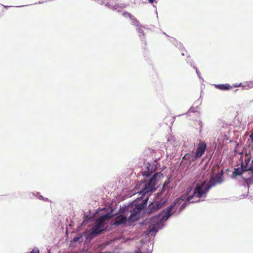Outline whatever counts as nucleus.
<instances>
[{"label": "nucleus", "instance_id": "nucleus-2", "mask_svg": "<svg viewBox=\"0 0 253 253\" xmlns=\"http://www.w3.org/2000/svg\"><path fill=\"white\" fill-rule=\"evenodd\" d=\"M192 188L188 189L186 192V196H182L178 199H176L173 203V204L169 207L167 210V211H163L162 212L155 215L151 219L150 225L149 227V233L151 235L155 234L158 230L159 226H160L162 222L164 220H166L171 215V212L173 209H178V210L181 211L184 209L187 205L186 201L185 199H187V202L189 203H194L196 202L199 201L200 199L193 198L191 200L189 201L188 200V196L192 195L193 192L191 194H190Z\"/></svg>", "mask_w": 253, "mask_h": 253}, {"label": "nucleus", "instance_id": "nucleus-17", "mask_svg": "<svg viewBox=\"0 0 253 253\" xmlns=\"http://www.w3.org/2000/svg\"><path fill=\"white\" fill-rule=\"evenodd\" d=\"M134 253H142V252L139 250L136 251Z\"/></svg>", "mask_w": 253, "mask_h": 253}, {"label": "nucleus", "instance_id": "nucleus-9", "mask_svg": "<svg viewBox=\"0 0 253 253\" xmlns=\"http://www.w3.org/2000/svg\"><path fill=\"white\" fill-rule=\"evenodd\" d=\"M103 230L100 227H98L96 225H95L93 227L91 232L90 234V236L91 237H95V236L97 235L98 234L101 233Z\"/></svg>", "mask_w": 253, "mask_h": 253}, {"label": "nucleus", "instance_id": "nucleus-13", "mask_svg": "<svg viewBox=\"0 0 253 253\" xmlns=\"http://www.w3.org/2000/svg\"><path fill=\"white\" fill-rule=\"evenodd\" d=\"M30 253H40V251L37 248H35L31 251Z\"/></svg>", "mask_w": 253, "mask_h": 253}, {"label": "nucleus", "instance_id": "nucleus-1", "mask_svg": "<svg viewBox=\"0 0 253 253\" xmlns=\"http://www.w3.org/2000/svg\"><path fill=\"white\" fill-rule=\"evenodd\" d=\"M163 177V174L161 172L155 173L149 180L145 183L141 180L139 186H142L140 194H141L140 198L142 202L140 204H136L133 206H128L125 208H121L120 211L124 215H120L115 217L113 224L119 225L126 223L127 221L133 222L137 220L140 217V213L142 210L145 208V205L148 200V196H145L148 193H151L155 191L157 188V183Z\"/></svg>", "mask_w": 253, "mask_h": 253}, {"label": "nucleus", "instance_id": "nucleus-19", "mask_svg": "<svg viewBox=\"0 0 253 253\" xmlns=\"http://www.w3.org/2000/svg\"><path fill=\"white\" fill-rule=\"evenodd\" d=\"M241 85V84H235V85H234V87H239V86H240Z\"/></svg>", "mask_w": 253, "mask_h": 253}, {"label": "nucleus", "instance_id": "nucleus-5", "mask_svg": "<svg viewBox=\"0 0 253 253\" xmlns=\"http://www.w3.org/2000/svg\"><path fill=\"white\" fill-rule=\"evenodd\" d=\"M166 203V201H160L155 203H151L149 204L146 210V213L148 215L156 211L159 209L162 208Z\"/></svg>", "mask_w": 253, "mask_h": 253}, {"label": "nucleus", "instance_id": "nucleus-4", "mask_svg": "<svg viewBox=\"0 0 253 253\" xmlns=\"http://www.w3.org/2000/svg\"><path fill=\"white\" fill-rule=\"evenodd\" d=\"M250 161H251V158L246 155L245 158V162L242 163L241 168L235 169L233 174L234 175H240L242 174L244 171L250 170L252 168V167L249 165Z\"/></svg>", "mask_w": 253, "mask_h": 253}, {"label": "nucleus", "instance_id": "nucleus-14", "mask_svg": "<svg viewBox=\"0 0 253 253\" xmlns=\"http://www.w3.org/2000/svg\"><path fill=\"white\" fill-rule=\"evenodd\" d=\"M107 5H109V7H111L112 8H114L116 6H117V5L116 4L113 5V3H111V2H110V3H107Z\"/></svg>", "mask_w": 253, "mask_h": 253}, {"label": "nucleus", "instance_id": "nucleus-15", "mask_svg": "<svg viewBox=\"0 0 253 253\" xmlns=\"http://www.w3.org/2000/svg\"><path fill=\"white\" fill-rule=\"evenodd\" d=\"M249 165L252 167L250 170L252 171V172H253V159L252 160L251 162H250L249 163Z\"/></svg>", "mask_w": 253, "mask_h": 253}, {"label": "nucleus", "instance_id": "nucleus-7", "mask_svg": "<svg viewBox=\"0 0 253 253\" xmlns=\"http://www.w3.org/2000/svg\"><path fill=\"white\" fill-rule=\"evenodd\" d=\"M109 218V215L106 214L100 216L96 221V226L102 228L104 226V221Z\"/></svg>", "mask_w": 253, "mask_h": 253}, {"label": "nucleus", "instance_id": "nucleus-11", "mask_svg": "<svg viewBox=\"0 0 253 253\" xmlns=\"http://www.w3.org/2000/svg\"><path fill=\"white\" fill-rule=\"evenodd\" d=\"M193 155H189L188 154H186L185 155V156L183 157L184 159H189L190 161H192V156Z\"/></svg>", "mask_w": 253, "mask_h": 253}, {"label": "nucleus", "instance_id": "nucleus-8", "mask_svg": "<svg viewBox=\"0 0 253 253\" xmlns=\"http://www.w3.org/2000/svg\"><path fill=\"white\" fill-rule=\"evenodd\" d=\"M151 167V165L149 163H147L145 164V170L142 172V174L143 175L146 176L147 177L149 176L153 172V170H155V169H153V167Z\"/></svg>", "mask_w": 253, "mask_h": 253}, {"label": "nucleus", "instance_id": "nucleus-12", "mask_svg": "<svg viewBox=\"0 0 253 253\" xmlns=\"http://www.w3.org/2000/svg\"><path fill=\"white\" fill-rule=\"evenodd\" d=\"M127 15L129 16V17L132 19V20L133 21V22L135 24H137L138 22V21L136 20V19L134 18H132V16L130 14H127Z\"/></svg>", "mask_w": 253, "mask_h": 253}, {"label": "nucleus", "instance_id": "nucleus-20", "mask_svg": "<svg viewBox=\"0 0 253 253\" xmlns=\"http://www.w3.org/2000/svg\"><path fill=\"white\" fill-rule=\"evenodd\" d=\"M78 239L77 238H74V240L75 241H77Z\"/></svg>", "mask_w": 253, "mask_h": 253}, {"label": "nucleus", "instance_id": "nucleus-10", "mask_svg": "<svg viewBox=\"0 0 253 253\" xmlns=\"http://www.w3.org/2000/svg\"><path fill=\"white\" fill-rule=\"evenodd\" d=\"M216 88L220 90H229L232 88V86L228 84H219L215 85Z\"/></svg>", "mask_w": 253, "mask_h": 253}, {"label": "nucleus", "instance_id": "nucleus-3", "mask_svg": "<svg viewBox=\"0 0 253 253\" xmlns=\"http://www.w3.org/2000/svg\"><path fill=\"white\" fill-rule=\"evenodd\" d=\"M223 171L212 175L207 184L206 180L200 185H197L193 189V193L192 195L188 196V200H191L193 198L200 199L203 197H206L209 189L216 184L220 183L223 181Z\"/></svg>", "mask_w": 253, "mask_h": 253}, {"label": "nucleus", "instance_id": "nucleus-16", "mask_svg": "<svg viewBox=\"0 0 253 253\" xmlns=\"http://www.w3.org/2000/svg\"><path fill=\"white\" fill-rule=\"evenodd\" d=\"M250 138L252 139V141L253 142V132L251 134Z\"/></svg>", "mask_w": 253, "mask_h": 253}, {"label": "nucleus", "instance_id": "nucleus-18", "mask_svg": "<svg viewBox=\"0 0 253 253\" xmlns=\"http://www.w3.org/2000/svg\"><path fill=\"white\" fill-rule=\"evenodd\" d=\"M148 1L150 3H153L154 1V0H148Z\"/></svg>", "mask_w": 253, "mask_h": 253}, {"label": "nucleus", "instance_id": "nucleus-6", "mask_svg": "<svg viewBox=\"0 0 253 253\" xmlns=\"http://www.w3.org/2000/svg\"><path fill=\"white\" fill-rule=\"evenodd\" d=\"M207 145L205 142H200L197 145V148L194 156H192V161L201 157L204 154Z\"/></svg>", "mask_w": 253, "mask_h": 253}]
</instances>
